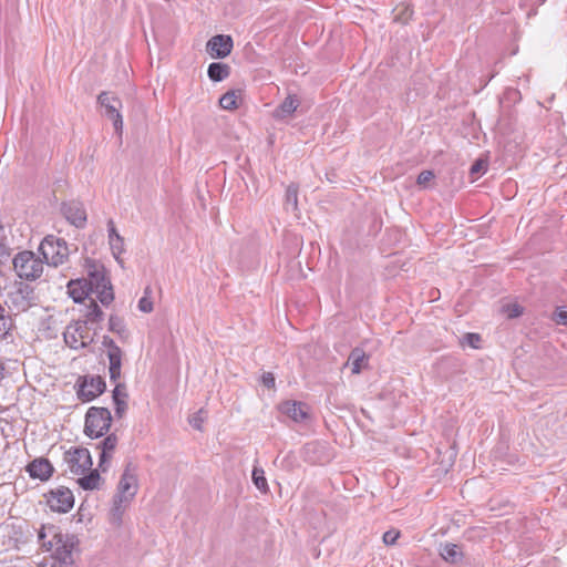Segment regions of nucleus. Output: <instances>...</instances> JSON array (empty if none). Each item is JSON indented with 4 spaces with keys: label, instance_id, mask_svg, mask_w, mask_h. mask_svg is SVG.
Wrapping results in <instances>:
<instances>
[{
    "label": "nucleus",
    "instance_id": "obj_1",
    "mask_svg": "<svg viewBox=\"0 0 567 567\" xmlns=\"http://www.w3.org/2000/svg\"><path fill=\"white\" fill-rule=\"evenodd\" d=\"M41 547L51 553L52 558L60 567L74 566V549L78 538L71 534H63L54 525L42 526L38 533Z\"/></svg>",
    "mask_w": 567,
    "mask_h": 567
},
{
    "label": "nucleus",
    "instance_id": "obj_2",
    "mask_svg": "<svg viewBox=\"0 0 567 567\" xmlns=\"http://www.w3.org/2000/svg\"><path fill=\"white\" fill-rule=\"evenodd\" d=\"M63 461L66 471L79 476L78 484L85 491L100 487L101 476L97 470H92V457L87 449L74 446L64 452Z\"/></svg>",
    "mask_w": 567,
    "mask_h": 567
},
{
    "label": "nucleus",
    "instance_id": "obj_3",
    "mask_svg": "<svg viewBox=\"0 0 567 567\" xmlns=\"http://www.w3.org/2000/svg\"><path fill=\"white\" fill-rule=\"evenodd\" d=\"M85 267L87 278L81 280L85 282V287L91 293L96 295L103 306H109L114 300V292L111 281L106 277L105 268L91 259L86 260Z\"/></svg>",
    "mask_w": 567,
    "mask_h": 567
},
{
    "label": "nucleus",
    "instance_id": "obj_4",
    "mask_svg": "<svg viewBox=\"0 0 567 567\" xmlns=\"http://www.w3.org/2000/svg\"><path fill=\"white\" fill-rule=\"evenodd\" d=\"M34 289L23 282H16L7 292L4 306L10 316H18L35 306Z\"/></svg>",
    "mask_w": 567,
    "mask_h": 567
},
{
    "label": "nucleus",
    "instance_id": "obj_5",
    "mask_svg": "<svg viewBox=\"0 0 567 567\" xmlns=\"http://www.w3.org/2000/svg\"><path fill=\"white\" fill-rule=\"evenodd\" d=\"M13 269L17 276L25 280H35L43 272V261L33 251L23 250L18 252L13 260Z\"/></svg>",
    "mask_w": 567,
    "mask_h": 567
},
{
    "label": "nucleus",
    "instance_id": "obj_6",
    "mask_svg": "<svg viewBox=\"0 0 567 567\" xmlns=\"http://www.w3.org/2000/svg\"><path fill=\"white\" fill-rule=\"evenodd\" d=\"M39 250L45 262L54 267L63 265L69 257V247L66 241L53 235L47 236L41 241Z\"/></svg>",
    "mask_w": 567,
    "mask_h": 567
},
{
    "label": "nucleus",
    "instance_id": "obj_7",
    "mask_svg": "<svg viewBox=\"0 0 567 567\" xmlns=\"http://www.w3.org/2000/svg\"><path fill=\"white\" fill-rule=\"evenodd\" d=\"M111 412L106 408L91 406L85 415L84 432L90 437H101L111 426Z\"/></svg>",
    "mask_w": 567,
    "mask_h": 567
},
{
    "label": "nucleus",
    "instance_id": "obj_8",
    "mask_svg": "<svg viewBox=\"0 0 567 567\" xmlns=\"http://www.w3.org/2000/svg\"><path fill=\"white\" fill-rule=\"evenodd\" d=\"M63 338L65 343L74 350L85 348L93 341L89 327L81 320L70 323L63 333Z\"/></svg>",
    "mask_w": 567,
    "mask_h": 567
},
{
    "label": "nucleus",
    "instance_id": "obj_9",
    "mask_svg": "<svg viewBox=\"0 0 567 567\" xmlns=\"http://www.w3.org/2000/svg\"><path fill=\"white\" fill-rule=\"evenodd\" d=\"M47 505L52 512L68 513L73 508L74 496L70 488L64 486L55 487L44 494Z\"/></svg>",
    "mask_w": 567,
    "mask_h": 567
},
{
    "label": "nucleus",
    "instance_id": "obj_10",
    "mask_svg": "<svg viewBox=\"0 0 567 567\" xmlns=\"http://www.w3.org/2000/svg\"><path fill=\"white\" fill-rule=\"evenodd\" d=\"M97 102L105 109V115L112 120L115 132L121 135L123 128V118L120 113V109L122 107L121 100L115 95H111L109 92H102L97 96Z\"/></svg>",
    "mask_w": 567,
    "mask_h": 567
},
{
    "label": "nucleus",
    "instance_id": "obj_11",
    "mask_svg": "<svg viewBox=\"0 0 567 567\" xmlns=\"http://www.w3.org/2000/svg\"><path fill=\"white\" fill-rule=\"evenodd\" d=\"M138 491L137 476L134 468L128 464L117 485V492L113 498H121V501L131 503Z\"/></svg>",
    "mask_w": 567,
    "mask_h": 567
},
{
    "label": "nucleus",
    "instance_id": "obj_12",
    "mask_svg": "<svg viewBox=\"0 0 567 567\" xmlns=\"http://www.w3.org/2000/svg\"><path fill=\"white\" fill-rule=\"evenodd\" d=\"M105 390V382L101 377L84 378L79 385L78 396L83 402H89L102 394Z\"/></svg>",
    "mask_w": 567,
    "mask_h": 567
},
{
    "label": "nucleus",
    "instance_id": "obj_13",
    "mask_svg": "<svg viewBox=\"0 0 567 567\" xmlns=\"http://www.w3.org/2000/svg\"><path fill=\"white\" fill-rule=\"evenodd\" d=\"M234 43L230 35H214L206 45L208 54L214 59H224L233 50Z\"/></svg>",
    "mask_w": 567,
    "mask_h": 567
},
{
    "label": "nucleus",
    "instance_id": "obj_14",
    "mask_svg": "<svg viewBox=\"0 0 567 567\" xmlns=\"http://www.w3.org/2000/svg\"><path fill=\"white\" fill-rule=\"evenodd\" d=\"M25 471L31 478L47 482L52 477L54 467L48 458L37 457L27 465Z\"/></svg>",
    "mask_w": 567,
    "mask_h": 567
},
{
    "label": "nucleus",
    "instance_id": "obj_15",
    "mask_svg": "<svg viewBox=\"0 0 567 567\" xmlns=\"http://www.w3.org/2000/svg\"><path fill=\"white\" fill-rule=\"evenodd\" d=\"M62 213L64 217L78 228L84 227L86 223V213L79 202H69L62 205Z\"/></svg>",
    "mask_w": 567,
    "mask_h": 567
},
{
    "label": "nucleus",
    "instance_id": "obj_16",
    "mask_svg": "<svg viewBox=\"0 0 567 567\" xmlns=\"http://www.w3.org/2000/svg\"><path fill=\"white\" fill-rule=\"evenodd\" d=\"M279 410L295 422H302L308 417L307 405L302 402L286 401L279 405Z\"/></svg>",
    "mask_w": 567,
    "mask_h": 567
},
{
    "label": "nucleus",
    "instance_id": "obj_17",
    "mask_svg": "<svg viewBox=\"0 0 567 567\" xmlns=\"http://www.w3.org/2000/svg\"><path fill=\"white\" fill-rule=\"evenodd\" d=\"M130 503L121 501V498H113L112 507L109 512V524L114 530H118L123 525V517Z\"/></svg>",
    "mask_w": 567,
    "mask_h": 567
},
{
    "label": "nucleus",
    "instance_id": "obj_18",
    "mask_svg": "<svg viewBox=\"0 0 567 567\" xmlns=\"http://www.w3.org/2000/svg\"><path fill=\"white\" fill-rule=\"evenodd\" d=\"M117 436L115 434L107 435L101 443L99 444V447H101L100 453V463L99 467L102 468L103 472L106 471L107 464L110 460L112 458V454L116 449L117 445Z\"/></svg>",
    "mask_w": 567,
    "mask_h": 567
},
{
    "label": "nucleus",
    "instance_id": "obj_19",
    "mask_svg": "<svg viewBox=\"0 0 567 567\" xmlns=\"http://www.w3.org/2000/svg\"><path fill=\"white\" fill-rule=\"evenodd\" d=\"M369 357L360 348H354L348 358L347 365L351 367L353 374H359L363 368L368 365Z\"/></svg>",
    "mask_w": 567,
    "mask_h": 567
},
{
    "label": "nucleus",
    "instance_id": "obj_20",
    "mask_svg": "<svg viewBox=\"0 0 567 567\" xmlns=\"http://www.w3.org/2000/svg\"><path fill=\"white\" fill-rule=\"evenodd\" d=\"M109 359V373L110 380L112 382H117L121 378V368H122V350H114L110 353H106Z\"/></svg>",
    "mask_w": 567,
    "mask_h": 567
},
{
    "label": "nucleus",
    "instance_id": "obj_21",
    "mask_svg": "<svg viewBox=\"0 0 567 567\" xmlns=\"http://www.w3.org/2000/svg\"><path fill=\"white\" fill-rule=\"evenodd\" d=\"M300 101L295 95H288L284 102L276 109L275 116L277 118H286L290 116L299 106Z\"/></svg>",
    "mask_w": 567,
    "mask_h": 567
},
{
    "label": "nucleus",
    "instance_id": "obj_22",
    "mask_svg": "<svg viewBox=\"0 0 567 567\" xmlns=\"http://www.w3.org/2000/svg\"><path fill=\"white\" fill-rule=\"evenodd\" d=\"M68 291L74 302H82L86 297L91 295L87 287H85V282L81 279L71 280L68 284Z\"/></svg>",
    "mask_w": 567,
    "mask_h": 567
},
{
    "label": "nucleus",
    "instance_id": "obj_23",
    "mask_svg": "<svg viewBox=\"0 0 567 567\" xmlns=\"http://www.w3.org/2000/svg\"><path fill=\"white\" fill-rule=\"evenodd\" d=\"M229 73V65L220 62L210 63L207 70L208 78L214 82H220L225 80L228 78Z\"/></svg>",
    "mask_w": 567,
    "mask_h": 567
},
{
    "label": "nucleus",
    "instance_id": "obj_24",
    "mask_svg": "<svg viewBox=\"0 0 567 567\" xmlns=\"http://www.w3.org/2000/svg\"><path fill=\"white\" fill-rule=\"evenodd\" d=\"M103 311L101 310V308L99 307V305L95 302L94 299H91V302L86 309V312L84 315V320H81L82 322H85V324L87 326L89 323L90 324H95V323H100L102 320H103Z\"/></svg>",
    "mask_w": 567,
    "mask_h": 567
},
{
    "label": "nucleus",
    "instance_id": "obj_25",
    "mask_svg": "<svg viewBox=\"0 0 567 567\" xmlns=\"http://www.w3.org/2000/svg\"><path fill=\"white\" fill-rule=\"evenodd\" d=\"M440 554L445 561L452 564L460 561L463 557L460 547L455 544H445L444 546H442Z\"/></svg>",
    "mask_w": 567,
    "mask_h": 567
},
{
    "label": "nucleus",
    "instance_id": "obj_26",
    "mask_svg": "<svg viewBox=\"0 0 567 567\" xmlns=\"http://www.w3.org/2000/svg\"><path fill=\"white\" fill-rule=\"evenodd\" d=\"M109 329L116 333L122 340H126L130 336L124 320L115 315H112L109 319Z\"/></svg>",
    "mask_w": 567,
    "mask_h": 567
},
{
    "label": "nucleus",
    "instance_id": "obj_27",
    "mask_svg": "<svg viewBox=\"0 0 567 567\" xmlns=\"http://www.w3.org/2000/svg\"><path fill=\"white\" fill-rule=\"evenodd\" d=\"M111 251L115 260L123 267L124 261L121 258L122 254L125 251L124 239L122 236L112 237L111 241H109Z\"/></svg>",
    "mask_w": 567,
    "mask_h": 567
},
{
    "label": "nucleus",
    "instance_id": "obj_28",
    "mask_svg": "<svg viewBox=\"0 0 567 567\" xmlns=\"http://www.w3.org/2000/svg\"><path fill=\"white\" fill-rule=\"evenodd\" d=\"M13 327L12 318L6 313V308L0 306V339L4 338Z\"/></svg>",
    "mask_w": 567,
    "mask_h": 567
},
{
    "label": "nucleus",
    "instance_id": "obj_29",
    "mask_svg": "<svg viewBox=\"0 0 567 567\" xmlns=\"http://www.w3.org/2000/svg\"><path fill=\"white\" fill-rule=\"evenodd\" d=\"M237 99L238 92L228 91L225 94H223L221 97L219 99V105L224 110H235L237 109Z\"/></svg>",
    "mask_w": 567,
    "mask_h": 567
},
{
    "label": "nucleus",
    "instance_id": "obj_30",
    "mask_svg": "<svg viewBox=\"0 0 567 567\" xmlns=\"http://www.w3.org/2000/svg\"><path fill=\"white\" fill-rule=\"evenodd\" d=\"M287 209L297 210L298 208V187L295 184H291L286 189V202Z\"/></svg>",
    "mask_w": 567,
    "mask_h": 567
},
{
    "label": "nucleus",
    "instance_id": "obj_31",
    "mask_svg": "<svg viewBox=\"0 0 567 567\" xmlns=\"http://www.w3.org/2000/svg\"><path fill=\"white\" fill-rule=\"evenodd\" d=\"M252 481L259 491H261L264 493H266L268 491V484H267V480L265 477V472L262 468L254 467Z\"/></svg>",
    "mask_w": 567,
    "mask_h": 567
},
{
    "label": "nucleus",
    "instance_id": "obj_32",
    "mask_svg": "<svg viewBox=\"0 0 567 567\" xmlns=\"http://www.w3.org/2000/svg\"><path fill=\"white\" fill-rule=\"evenodd\" d=\"M137 307L142 312H145V313H150L153 311V301L151 298V288L150 287H147L144 290V296L138 300Z\"/></svg>",
    "mask_w": 567,
    "mask_h": 567
},
{
    "label": "nucleus",
    "instance_id": "obj_33",
    "mask_svg": "<svg viewBox=\"0 0 567 567\" xmlns=\"http://www.w3.org/2000/svg\"><path fill=\"white\" fill-rule=\"evenodd\" d=\"M553 320L557 324L567 326V306L557 307L553 313Z\"/></svg>",
    "mask_w": 567,
    "mask_h": 567
},
{
    "label": "nucleus",
    "instance_id": "obj_34",
    "mask_svg": "<svg viewBox=\"0 0 567 567\" xmlns=\"http://www.w3.org/2000/svg\"><path fill=\"white\" fill-rule=\"evenodd\" d=\"M114 383H115V386H114L113 395H112L113 402L127 400L128 395H127L125 384L118 383V382H114Z\"/></svg>",
    "mask_w": 567,
    "mask_h": 567
},
{
    "label": "nucleus",
    "instance_id": "obj_35",
    "mask_svg": "<svg viewBox=\"0 0 567 567\" xmlns=\"http://www.w3.org/2000/svg\"><path fill=\"white\" fill-rule=\"evenodd\" d=\"M482 338L477 333H466L463 337V344H468L473 349H478Z\"/></svg>",
    "mask_w": 567,
    "mask_h": 567
},
{
    "label": "nucleus",
    "instance_id": "obj_36",
    "mask_svg": "<svg viewBox=\"0 0 567 567\" xmlns=\"http://www.w3.org/2000/svg\"><path fill=\"white\" fill-rule=\"evenodd\" d=\"M503 310L506 312L508 318H517L523 313V309L517 303L506 305Z\"/></svg>",
    "mask_w": 567,
    "mask_h": 567
},
{
    "label": "nucleus",
    "instance_id": "obj_37",
    "mask_svg": "<svg viewBox=\"0 0 567 567\" xmlns=\"http://www.w3.org/2000/svg\"><path fill=\"white\" fill-rule=\"evenodd\" d=\"M434 178L432 171H422L416 179L417 185L425 187Z\"/></svg>",
    "mask_w": 567,
    "mask_h": 567
},
{
    "label": "nucleus",
    "instance_id": "obj_38",
    "mask_svg": "<svg viewBox=\"0 0 567 567\" xmlns=\"http://www.w3.org/2000/svg\"><path fill=\"white\" fill-rule=\"evenodd\" d=\"M486 171V163L482 159L476 161L470 169L472 176H477Z\"/></svg>",
    "mask_w": 567,
    "mask_h": 567
},
{
    "label": "nucleus",
    "instance_id": "obj_39",
    "mask_svg": "<svg viewBox=\"0 0 567 567\" xmlns=\"http://www.w3.org/2000/svg\"><path fill=\"white\" fill-rule=\"evenodd\" d=\"M400 533L398 530H388L383 534V542L385 545H393L399 538Z\"/></svg>",
    "mask_w": 567,
    "mask_h": 567
},
{
    "label": "nucleus",
    "instance_id": "obj_40",
    "mask_svg": "<svg viewBox=\"0 0 567 567\" xmlns=\"http://www.w3.org/2000/svg\"><path fill=\"white\" fill-rule=\"evenodd\" d=\"M102 344L107 349L106 353L112 352L113 349L121 350V348L114 342V340L107 336L103 337Z\"/></svg>",
    "mask_w": 567,
    "mask_h": 567
},
{
    "label": "nucleus",
    "instance_id": "obj_41",
    "mask_svg": "<svg viewBox=\"0 0 567 567\" xmlns=\"http://www.w3.org/2000/svg\"><path fill=\"white\" fill-rule=\"evenodd\" d=\"M114 405H115V414L118 417H122L123 414L125 413L126 409H127V400H125V401H116V402H114Z\"/></svg>",
    "mask_w": 567,
    "mask_h": 567
},
{
    "label": "nucleus",
    "instance_id": "obj_42",
    "mask_svg": "<svg viewBox=\"0 0 567 567\" xmlns=\"http://www.w3.org/2000/svg\"><path fill=\"white\" fill-rule=\"evenodd\" d=\"M262 383L267 388H274L275 386V377L270 372H266L262 374Z\"/></svg>",
    "mask_w": 567,
    "mask_h": 567
},
{
    "label": "nucleus",
    "instance_id": "obj_43",
    "mask_svg": "<svg viewBox=\"0 0 567 567\" xmlns=\"http://www.w3.org/2000/svg\"><path fill=\"white\" fill-rule=\"evenodd\" d=\"M189 423L192 424V426H193L194 429L202 430L203 417L200 416V412H199V413H197L196 415H194V416L189 420Z\"/></svg>",
    "mask_w": 567,
    "mask_h": 567
},
{
    "label": "nucleus",
    "instance_id": "obj_44",
    "mask_svg": "<svg viewBox=\"0 0 567 567\" xmlns=\"http://www.w3.org/2000/svg\"><path fill=\"white\" fill-rule=\"evenodd\" d=\"M107 231H109V241H111L112 237L121 236L117 233L113 220H109V223H107Z\"/></svg>",
    "mask_w": 567,
    "mask_h": 567
},
{
    "label": "nucleus",
    "instance_id": "obj_45",
    "mask_svg": "<svg viewBox=\"0 0 567 567\" xmlns=\"http://www.w3.org/2000/svg\"><path fill=\"white\" fill-rule=\"evenodd\" d=\"M2 233H3V227L0 224V257H3V256L8 255L7 246H6V244L3 241V238H2Z\"/></svg>",
    "mask_w": 567,
    "mask_h": 567
},
{
    "label": "nucleus",
    "instance_id": "obj_46",
    "mask_svg": "<svg viewBox=\"0 0 567 567\" xmlns=\"http://www.w3.org/2000/svg\"><path fill=\"white\" fill-rule=\"evenodd\" d=\"M0 567H17V566L12 563H1Z\"/></svg>",
    "mask_w": 567,
    "mask_h": 567
}]
</instances>
